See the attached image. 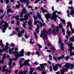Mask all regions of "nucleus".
<instances>
[{"label": "nucleus", "instance_id": "8fccbe9b", "mask_svg": "<svg viewBox=\"0 0 74 74\" xmlns=\"http://www.w3.org/2000/svg\"><path fill=\"white\" fill-rule=\"evenodd\" d=\"M52 66H50L49 67V70H50V72H51V71H52Z\"/></svg>", "mask_w": 74, "mask_h": 74}, {"label": "nucleus", "instance_id": "423d86ee", "mask_svg": "<svg viewBox=\"0 0 74 74\" xmlns=\"http://www.w3.org/2000/svg\"><path fill=\"white\" fill-rule=\"evenodd\" d=\"M16 30L18 33H19L18 34V37H22V34H23V33H24V32H25V30L23 29H22V31L21 32H19L18 30H19V28H16Z\"/></svg>", "mask_w": 74, "mask_h": 74}, {"label": "nucleus", "instance_id": "680f3d73", "mask_svg": "<svg viewBox=\"0 0 74 74\" xmlns=\"http://www.w3.org/2000/svg\"><path fill=\"white\" fill-rule=\"evenodd\" d=\"M69 4H72V1L71 0H70Z\"/></svg>", "mask_w": 74, "mask_h": 74}, {"label": "nucleus", "instance_id": "13d9d810", "mask_svg": "<svg viewBox=\"0 0 74 74\" xmlns=\"http://www.w3.org/2000/svg\"><path fill=\"white\" fill-rule=\"evenodd\" d=\"M47 45L49 47H50V46L51 45V43L48 42L47 43Z\"/></svg>", "mask_w": 74, "mask_h": 74}, {"label": "nucleus", "instance_id": "4468645a", "mask_svg": "<svg viewBox=\"0 0 74 74\" xmlns=\"http://www.w3.org/2000/svg\"><path fill=\"white\" fill-rule=\"evenodd\" d=\"M45 17L47 19V21H48L49 19L48 18H51V14L47 13V14H46L45 15H44Z\"/></svg>", "mask_w": 74, "mask_h": 74}, {"label": "nucleus", "instance_id": "9b49d317", "mask_svg": "<svg viewBox=\"0 0 74 74\" xmlns=\"http://www.w3.org/2000/svg\"><path fill=\"white\" fill-rule=\"evenodd\" d=\"M67 44V45L68 46H69V50H73L74 49V47L72 45H73V44L72 43H70V44L71 45H70V44H69L68 43H66Z\"/></svg>", "mask_w": 74, "mask_h": 74}, {"label": "nucleus", "instance_id": "49530a36", "mask_svg": "<svg viewBox=\"0 0 74 74\" xmlns=\"http://www.w3.org/2000/svg\"><path fill=\"white\" fill-rule=\"evenodd\" d=\"M41 0H36L34 2V4H37L38 1H40Z\"/></svg>", "mask_w": 74, "mask_h": 74}, {"label": "nucleus", "instance_id": "393cba45", "mask_svg": "<svg viewBox=\"0 0 74 74\" xmlns=\"http://www.w3.org/2000/svg\"><path fill=\"white\" fill-rule=\"evenodd\" d=\"M21 12L24 14H26V9H25V8H23L22 10V12Z\"/></svg>", "mask_w": 74, "mask_h": 74}, {"label": "nucleus", "instance_id": "c03bdc74", "mask_svg": "<svg viewBox=\"0 0 74 74\" xmlns=\"http://www.w3.org/2000/svg\"><path fill=\"white\" fill-rule=\"evenodd\" d=\"M40 66L37 67V69H38V70H39L40 71H42V69H40Z\"/></svg>", "mask_w": 74, "mask_h": 74}, {"label": "nucleus", "instance_id": "a878e982", "mask_svg": "<svg viewBox=\"0 0 74 74\" xmlns=\"http://www.w3.org/2000/svg\"><path fill=\"white\" fill-rule=\"evenodd\" d=\"M37 46H38V47L39 48L38 49V51H40V48H41L42 46H41V45H40V44L38 43H37Z\"/></svg>", "mask_w": 74, "mask_h": 74}, {"label": "nucleus", "instance_id": "37998d69", "mask_svg": "<svg viewBox=\"0 0 74 74\" xmlns=\"http://www.w3.org/2000/svg\"><path fill=\"white\" fill-rule=\"evenodd\" d=\"M34 34L35 35V38L36 40H37V38H38V36H37V35L36 34V33H34Z\"/></svg>", "mask_w": 74, "mask_h": 74}, {"label": "nucleus", "instance_id": "b1692460", "mask_svg": "<svg viewBox=\"0 0 74 74\" xmlns=\"http://www.w3.org/2000/svg\"><path fill=\"white\" fill-rule=\"evenodd\" d=\"M60 20L61 21L62 23H63L64 24V25H66V23H65V20H64V19H62L61 18H60Z\"/></svg>", "mask_w": 74, "mask_h": 74}, {"label": "nucleus", "instance_id": "dca6fc26", "mask_svg": "<svg viewBox=\"0 0 74 74\" xmlns=\"http://www.w3.org/2000/svg\"><path fill=\"white\" fill-rule=\"evenodd\" d=\"M11 7V6L10 5H8L7 7V8H8V9L7 10V14H8V12H12V13H13L14 12V11H13L12 12H11V9H10V7Z\"/></svg>", "mask_w": 74, "mask_h": 74}, {"label": "nucleus", "instance_id": "f8f14e48", "mask_svg": "<svg viewBox=\"0 0 74 74\" xmlns=\"http://www.w3.org/2000/svg\"><path fill=\"white\" fill-rule=\"evenodd\" d=\"M67 33L68 35V36L67 35L66 36V38L67 40H64V42L65 44H66V43L67 41L68 40V39L69 38L68 37H70V34H71V32H69V31H67Z\"/></svg>", "mask_w": 74, "mask_h": 74}, {"label": "nucleus", "instance_id": "2f4dec72", "mask_svg": "<svg viewBox=\"0 0 74 74\" xmlns=\"http://www.w3.org/2000/svg\"><path fill=\"white\" fill-rule=\"evenodd\" d=\"M28 24L29 25V26H32V21H29L28 23Z\"/></svg>", "mask_w": 74, "mask_h": 74}, {"label": "nucleus", "instance_id": "f704fd0d", "mask_svg": "<svg viewBox=\"0 0 74 74\" xmlns=\"http://www.w3.org/2000/svg\"><path fill=\"white\" fill-rule=\"evenodd\" d=\"M5 47L3 48V50H4V51H6V50L8 49V48L7 46H5Z\"/></svg>", "mask_w": 74, "mask_h": 74}, {"label": "nucleus", "instance_id": "58836bf2", "mask_svg": "<svg viewBox=\"0 0 74 74\" xmlns=\"http://www.w3.org/2000/svg\"><path fill=\"white\" fill-rule=\"evenodd\" d=\"M70 29H71V31L72 32V33H74V29H73V28H72V27H71V26H70Z\"/></svg>", "mask_w": 74, "mask_h": 74}, {"label": "nucleus", "instance_id": "5701e85b", "mask_svg": "<svg viewBox=\"0 0 74 74\" xmlns=\"http://www.w3.org/2000/svg\"><path fill=\"white\" fill-rule=\"evenodd\" d=\"M37 28L36 29V30H35L36 32L37 33H38L39 32H38V29H39V25H37Z\"/></svg>", "mask_w": 74, "mask_h": 74}, {"label": "nucleus", "instance_id": "412c9836", "mask_svg": "<svg viewBox=\"0 0 74 74\" xmlns=\"http://www.w3.org/2000/svg\"><path fill=\"white\" fill-rule=\"evenodd\" d=\"M30 71L29 72V74H32V73L33 72V71L34 70V69L33 68H30Z\"/></svg>", "mask_w": 74, "mask_h": 74}, {"label": "nucleus", "instance_id": "a211bd4d", "mask_svg": "<svg viewBox=\"0 0 74 74\" xmlns=\"http://www.w3.org/2000/svg\"><path fill=\"white\" fill-rule=\"evenodd\" d=\"M47 63L42 64H40V66L41 68L43 69H45V67L44 66H47Z\"/></svg>", "mask_w": 74, "mask_h": 74}, {"label": "nucleus", "instance_id": "20e7f679", "mask_svg": "<svg viewBox=\"0 0 74 74\" xmlns=\"http://www.w3.org/2000/svg\"><path fill=\"white\" fill-rule=\"evenodd\" d=\"M52 30L51 29H49L48 32H46L45 30L43 31L40 35V37H43L44 38H47V34L49 33V32H51Z\"/></svg>", "mask_w": 74, "mask_h": 74}, {"label": "nucleus", "instance_id": "f257e3e1", "mask_svg": "<svg viewBox=\"0 0 74 74\" xmlns=\"http://www.w3.org/2000/svg\"><path fill=\"white\" fill-rule=\"evenodd\" d=\"M70 66L71 67V69H73V67L74 66L73 64H69L67 63L65 64V65L64 66L65 67L63 69L60 70V73L61 74H64V72H66V71H67L68 70L67 69H69L70 68Z\"/></svg>", "mask_w": 74, "mask_h": 74}, {"label": "nucleus", "instance_id": "a19ab883", "mask_svg": "<svg viewBox=\"0 0 74 74\" xmlns=\"http://www.w3.org/2000/svg\"><path fill=\"white\" fill-rule=\"evenodd\" d=\"M67 25H70V27L71 26L72 27V25H71V23L70 22H67Z\"/></svg>", "mask_w": 74, "mask_h": 74}, {"label": "nucleus", "instance_id": "69168bd1", "mask_svg": "<svg viewBox=\"0 0 74 74\" xmlns=\"http://www.w3.org/2000/svg\"><path fill=\"white\" fill-rule=\"evenodd\" d=\"M17 25H19V21H18L16 23Z\"/></svg>", "mask_w": 74, "mask_h": 74}, {"label": "nucleus", "instance_id": "bf43d9fd", "mask_svg": "<svg viewBox=\"0 0 74 74\" xmlns=\"http://www.w3.org/2000/svg\"><path fill=\"white\" fill-rule=\"evenodd\" d=\"M34 17V19L35 20H37V18L36 17V16H33Z\"/></svg>", "mask_w": 74, "mask_h": 74}, {"label": "nucleus", "instance_id": "6ab92c4d", "mask_svg": "<svg viewBox=\"0 0 74 74\" xmlns=\"http://www.w3.org/2000/svg\"><path fill=\"white\" fill-rule=\"evenodd\" d=\"M37 16L38 18L40 19L41 20L42 22H44V20L42 19V18H41V15H40V13H38Z\"/></svg>", "mask_w": 74, "mask_h": 74}, {"label": "nucleus", "instance_id": "79ce46f5", "mask_svg": "<svg viewBox=\"0 0 74 74\" xmlns=\"http://www.w3.org/2000/svg\"><path fill=\"white\" fill-rule=\"evenodd\" d=\"M45 23H40V26H45Z\"/></svg>", "mask_w": 74, "mask_h": 74}, {"label": "nucleus", "instance_id": "4be33fe9", "mask_svg": "<svg viewBox=\"0 0 74 74\" xmlns=\"http://www.w3.org/2000/svg\"><path fill=\"white\" fill-rule=\"evenodd\" d=\"M22 61L21 60H19V63L20 65V67H23V64H22Z\"/></svg>", "mask_w": 74, "mask_h": 74}, {"label": "nucleus", "instance_id": "e2e57ef3", "mask_svg": "<svg viewBox=\"0 0 74 74\" xmlns=\"http://www.w3.org/2000/svg\"><path fill=\"white\" fill-rule=\"evenodd\" d=\"M36 55H38L40 53V52L38 51H36Z\"/></svg>", "mask_w": 74, "mask_h": 74}, {"label": "nucleus", "instance_id": "3c124183", "mask_svg": "<svg viewBox=\"0 0 74 74\" xmlns=\"http://www.w3.org/2000/svg\"><path fill=\"white\" fill-rule=\"evenodd\" d=\"M59 26L60 29H62V28L63 27V26L61 24H59Z\"/></svg>", "mask_w": 74, "mask_h": 74}, {"label": "nucleus", "instance_id": "052dcab7", "mask_svg": "<svg viewBox=\"0 0 74 74\" xmlns=\"http://www.w3.org/2000/svg\"><path fill=\"white\" fill-rule=\"evenodd\" d=\"M59 43H60H60H61V42L62 41L61 40V39H60L59 38Z\"/></svg>", "mask_w": 74, "mask_h": 74}, {"label": "nucleus", "instance_id": "ea45409f", "mask_svg": "<svg viewBox=\"0 0 74 74\" xmlns=\"http://www.w3.org/2000/svg\"><path fill=\"white\" fill-rule=\"evenodd\" d=\"M67 25H70V27L71 26L72 27V25H71V23L70 22H67Z\"/></svg>", "mask_w": 74, "mask_h": 74}, {"label": "nucleus", "instance_id": "39448f33", "mask_svg": "<svg viewBox=\"0 0 74 74\" xmlns=\"http://www.w3.org/2000/svg\"><path fill=\"white\" fill-rule=\"evenodd\" d=\"M56 12L58 14H61V12H58L57 10L54 11L52 13V18H51V19H54V21H55V22L56 21V19L57 17H58V16L56 15Z\"/></svg>", "mask_w": 74, "mask_h": 74}, {"label": "nucleus", "instance_id": "aec40b11", "mask_svg": "<svg viewBox=\"0 0 74 74\" xmlns=\"http://www.w3.org/2000/svg\"><path fill=\"white\" fill-rule=\"evenodd\" d=\"M12 58L9 59V60H10L9 62V65L10 67V69H11V64L12 63Z\"/></svg>", "mask_w": 74, "mask_h": 74}, {"label": "nucleus", "instance_id": "6e6552de", "mask_svg": "<svg viewBox=\"0 0 74 74\" xmlns=\"http://www.w3.org/2000/svg\"><path fill=\"white\" fill-rule=\"evenodd\" d=\"M55 28L56 29V30L55 29H53L52 31V32L53 34H55L56 33H58L59 32V27H55Z\"/></svg>", "mask_w": 74, "mask_h": 74}, {"label": "nucleus", "instance_id": "f3484780", "mask_svg": "<svg viewBox=\"0 0 74 74\" xmlns=\"http://www.w3.org/2000/svg\"><path fill=\"white\" fill-rule=\"evenodd\" d=\"M30 62L29 59H28L27 60H26L25 62H24V65H26V66H30V64L28 63Z\"/></svg>", "mask_w": 74, "mask_h": 74}, {"label": "nucleus", "instance_id": "4d7b16f0", "mask_svg": "<svg viewBox=\"0 0 74 74\" xmlns=\"http://www.w3.org/2000/svg\"><path fill=\"white\" fill-rule=\"evenodd\" d=\"M65 60H67V59H68L69 58V56H67L65 57Z\"/></svg>", "mask_w": 74, "mask_h": 74}, {"label": "nucleus", "instance_id": "0eeeda50", "mask_svg": "<svg viewBox=\"0 0 74 74\" xmlns=\"http://www.w3.org/2000/svg\"><path fill=\"white\" fill-rule=\"evenodd\" d=\"M5 25H2V26H4V27L2 28V32L3 33H5V31L7 29L8 26V23H7V22H4Z\"/></svg>", "mask_w": 74, "mask_h": 74}, {"label": "nucleus", "instance_id": "5fc2aeb1", "mask_svg": "<svg viewBox=\"0 0 74 74\" xmlns=\"http://www.w3.org/2000/svg\"><path fill=\"white\" fill-rule=\"evenodd\" d=\"M49 59L50 60H52V56L51 55H49Z\"/></svg>", "mask_w": 74, "mask_h": 74}, {"label": "nucleus", "instance_id": "a18cd8bd", "mask_svg": "<svg viewBox=\"0 0 74 74\" xmlns=\"http://www.w3.org/2000/svg\"><path fill=\"white\" fill-rule=\"evenodd\" d=\"M62 32L63 33V35H65V34H64V33H65V31H64V29H63L62 30Z\"/></svg>", "mask_w": 74, "mask_h": 74}, {"label": "nucleus", "instance_id": "1a4fd4ad", "mask_svg": "<svg viewBox=\"0 0 74 74\" xmlns=\"http://www.w3.org/2000/svg\"><path fill=\"white\" fill-rule=\"evenodd\" d=\"M58 66L59 67H61L62 66V65L59 64H57L55 65V66H54V65H53V69L54 70V71H57V69H58V68L57 67Z\"/></svg>", "mask_w": 74, "mask_h": 74}, {"label": "nucleus", "instance_id": "ddd939ff", "mask_svg": "<svg viewBox=\"0 0 74 74\" xmlns=\"http://www.w3.org/2000/svg\"><path fill=\"white\" fill-rule=\"evenodd\" d=\"M0 55H1V54L0 53V58L1 56ZM5 55H6L5 54H3L2 59L1 60H0V63H2L4 64V59H5V58H6V56H5Z\"/></svg>", "mask_w": 74, "mask_h": 74}, {"label": "nucleus", "instance_id": "9d476101", "mask_svg": "<svg viewBox=\"0 0 74 74\" xmlns=\"http://www.w3.org/2000/svg\"><path fill=\"white\" fill-rule=\"evenodd\" d=\"M20 2H21V3H26L27 5L26 6H27V5H29V0H20L19 1H17L18 3H19Z\"/></svg>", "mask_w": 74, "mask_h": 74}, {"label": "nucleus", "instance_id": "72a5a7b5", "mask_svg": "<svg viewBox=\"0 0 74 74\" xmlns=\"http://www.w3.org/2000/svg\"><path fill=\"white\" fill-rule=\"evenodd\" d=\"M70 51V56H72V55H74V53L72 52V50H69Z\"/></svg>", "mask_w": 74, "mask_h": 74}, {"label": "nucleus", "instance_id": "774afa93", "mask_svg": "<svg viewBox=\"0 0 74 74\" xmlns=\"http://www.w3.org/2000/svg\"><path fill=\"white\" fill-rule=\"evenodd\" d=\"M42 74H46V72L43 71L42 72Z\"/></svg>", "mask_w": 74, "mask_h": 74}, {"label": "nucleus", "instance_id": "7ed1b4c3", "mask_svg": "<svg viewBox=\"0 0 74 74\" xmlns=\"http://www.w3.org/2000/svg\"><path fill=\"white\" fill-rule=\"evenodd\" d=\"M29 16V14H27L26 15L24 16V17L25 18H21L20 19V20L21 22H23L24 21V23H23V26L24 28H26V23H27L26 21L28 20V18Z\"/></svg>", "mask_w": 74, "mask_h": 74}, {"label": "nucleus", "instance_id": "6e6d98bb", "mask_svg": "<svg viewBox=\"0 0 74 74\" xmlns=\"http://www.w3.org/2000/svg\"><path fill=\"white\" fill-rule=\"evenodd\" d=\"M53 58L56 61V62L57 61V58H56L54 56H53Z\"/></svg>", "mask_w": 74, "mask_h": 74}, {"label": "nucleus", "instance_id": "7c9ffc66", "mask_svg": "<svg viewBox=\"0 0 74 74\" xmlns=\"http://www.w3.org/2000/svg\"><path fill=\"white\" fill-rule=\"evenodd\" d=\"M32 40H33L32 38H31L29 43L30 44H32V45H33V44H34V42L32 41Z\"/></svg>", "mask_w": 74, "mask_h": 74}, {"label": "nucleus", "instance_id": "c9c22d12", "mask_svg": "<svg viewBox=\"0 0 74 74\" xmlns=\"http://www.w3.org/2000/svg\"><path fill=\"white\" fill-rule=\"evenodd\" d=\"M0 45L1 46V47L2 48H3V44L2 43V40H1L0 41Z\"/></svg>", "mask_w": 74, "mask_h": 74}, {"label": "nucleus", "instance_id": "2eb2a0df", "mask_svg": "<svg viewBox=\"0 0 74 74\" xmlns=\"http://www.w3.org/2000/svg\"><path fill=\"white\" fill-rule=\"evenodd\" d=\"M69 8H71V12H70V14L71 15H73V14H74V10H73L74 8L73 6L69 7Z\"/></svg>", "mask_w": 74, "mask_h": 74}, {"label": "nucleus", "instance_id": "09e8293b", "mask_svg": "<svg viewBox=\"0 0 74 74\" xmlns=\"http://www.w3.org/2000/svg\"><path fill=\"white\" fill-rule=\"evenodd\" d=\"M25 38H29V36H27V34L26 33H25V35L24 36Z\"/></svg>", "mask_w": 74, "mask_h": 74}, {"label": "nucleus", "instance_id": "4c0bfd02", "mask_svg": "<svg viewBox=\"0 0 74 74\" xmlns=\"http://www.w3.org/2000/svg\"><path fill=\"white\" fill-rule=\"evenodd\" d=\"M37 23H40V21H34V25H37Z\"/></svg>", "mask_w": 74, "mask_h": 74}, {"label": "nucleus", "instance_id": "0e129e2a", "mask_svg": "<svg viewBox=\"0 0 74 74\" xmlns=\"http://www.w3.org/2000/svg\"><path fill=\"white\" fill-rule=\"evenodd\" d=\"M30 52H28L26 53V55H30Z\"/></svg>", "mask_w": 74, "mask_h": 74}, {"label": "nucleus", "instance_id": "e433bc0d", "mask_svg": "<svg viewBox=\"0 0 74 74\" xmlns=\"http://www.w3.org/2000/svg\"><path fill=\"white\" fill-rule=\"evenodd\" d=\"M63 45H64V44L62 43L61 44V49L63 50Z\"/></svg>", "mask_w": 74, "mask_h": 74}, {"label": "nucleus", "instance_id": "603ef678", "mask_svg": "<svg viewBox=\"0 0 74 74\" xmlns=\"http://www.w3.org/2000/svg\"><path fill=\"white\" fill-rule=\"evenodd\" d=\"M57 59L58 61H59L60 60V59H62V57L60 56L58 57V58H57Z\"/></svg>", "mask_w": 74, "mask_h": 74}, {"label": "nucleus", "instance_id": "338daca9", "mask_svg": "<svg viewBox=\"0 0 74 74\" xmlns=\"http://www.w3.org/2000/svg\"><path fill=\"white\" fill-rule=\"evenodd\" d=\"M9 54H11V49H9Z\"/></svg>", "mask_w": 74, "mask_h": 74}, {"label": "nucleus", "instance_id": "c756f323", "mask_svg": "<svg viewBox=\"0 0 74 74\" xmlns=\"http://www.w3.org/2000/svg\"><path fill=\"white\" fill-rule=\"evenodd\" d=\"M20 5V4H19L18 5H16V7H14V9H16V8H19V6Z\"/></svg>", "mask_w": 74, "mask_h": 74}, {"label": "nucleus", "instance_id": "de8ad7c7", "mask_svg": "<svg viewBox=\"0 0 74 74\" xmlns=\"http://www.w3.org/2000/svg\"><path fill=\"white\" fill-rule=\"evenodd\" d=\"M23 13H22V12H21L20 14V17H23Z\"/></svg>", "mask_w": 74, "mask_h": 74}, {"label": "nucleus", "instance_id": "f03ea898", "mask_svg": "<svg viewBox=\"0 0 74 74\" xmlns=\"http://www.w3.org/2000/svg\"><path fill=\"white\" fill-rule=\"evenodd\" d=\"M11 52L13 54H16L15 56H16V58L13 59V60H17V59H18V56H24V55H23L24 53V49H22L21 51L20 52V54H18V52L17 51H12Z\"/></svg>", "mask_w": 74, "mask_h": 74}, {"label": "nucleus", "instance_id": "473e14b6", "mask_svg": "<svg viewBox=\"0 0 74 74\" xmlns=\"http://www.w3.org/2000/svg\"><path fill=\"white\" fill-rule=\"evenodd\" d=\"M51 50L52 51V53H54L55 52V49L53 47L51 48Z\"/></svg>", "mask_w": 74, "mask_h": 74}, {"label": "nucleus", "instance_id": "bb28decb", "mask_svg": "<svg viewBox=\"0 0 74 74\" xmlns=\"http://www.w3.org/2000/svg\"><path fill=\"white\" fill-rule=\"evenodd\" d=\"M70 40L71 42H74V36H73L72 37H71L70 38Z\"/></svg>", "mask_w": 74, "mask_h": 74}, {"label": "nucleus", "instance_id": "864d4df0", "mask_svg": "<svg viewBox=\"0 0 74 74\" xmlns=\"http://www.w3.org/2000/svg\"><path fill=\"white\" fill-rule=\"evenodd\" d=\"M6 4H7L8 3H9L10 2L9 1V0H4Z\"/></svg>", "mask_w": 74, "mask_h": 74}, {"label": "nucleus", "instance_id": "cd10ccee", "mask_svg": "<svg viewBox=\"0 0 74 74\" xmlns=\"http://www.w3.org/2000/svg\"><path fill=\"white\" fill-rule=\"evenodd\" d=\"M19 16L18 15H17L16 16H14L13 17V18H16L17 20H19Z\"/></svg>", "mask_w": 74, "mask_h": 74}, {"label": "nucleus", "instance_id": "c85d7f7f", "mask_svg": "<svg viewBox=\"0 0 74 74\" xmlns=\"http://www.w3.org/2000/svg\"><path fill=\"white\" fill-rule=\"evenodd\" d=\"M40 9L41 10H42V12L43 13V14H44V13L45 12H47V10H44V8H41Z\"/></svg>", "mask_w": 74, "mask_h": 74}]
</instances>
